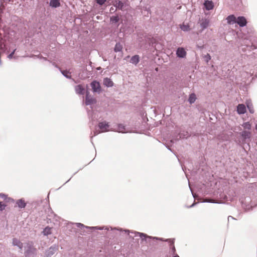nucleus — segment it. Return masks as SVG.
<instances>
[{
  "label": "nucleus",
  "instance_id": "nucleus-3",
  "mask_svg": "<svg viewBox=\"0 0 257 257\" xmlns=\"http://www.w3.org/2000/svg\"><path fill=\"white\" fill-rule=\"evenodd\" d=\"M58 249V246L54 244L50 247L46 251L45 255L46 257H50L54 254Z\"/></svg>",
  "mask_w": 257,
  "mask_h": 257
},
{
  "label": "nucleus",
  "instance_id": "nucleus-12",
  "mask_svg": "<svg viewBox=\"0 0 257 257\" xmlns=\"http://www.w3.org/2000/svg\"><path fill=\"white\" fill-rule=\"evenodd\" d=\"M75 90L78 94H83L85 92L84 88L81 85H78L75 86Z\"/></svg>",
  "mask_w": 257,
  "mask_h": 257
},
{
  "label": "nucleus",
  "instance_id": "nucleus-33",
  "mask_svg": "<svg viewBox=\"0 0 257 257\" xmlns=\"http://www.w3.org/2000/svg\"><path fill=\"white\" fill-rule=\"evenodd\" d=\"M203 58L204 59V60L206 63H208L209 61L211 59V56L209 54H207L206 55H204L203 56Z\"/></svg>",
  "mask_w": 257,
  "mask_h": 257
},
{
  "label": "nucleus",
  "instance_id": "nucleus-45",
  "mask_svg": "<svg viewBox=\"0 0 257 257\" xmlns=\"http://www.w3.org/2000/svg\"><path fill=\"white\" fill-rule=\"evenodd\" d=\"M230 218H231V219H234V218L231 216H229L228 217V220H229L230 219Z\"/></svg>",
  "mask_w": 257,
  "mask_h": 257
},
{
  "label": "nucleus",
  "instance_id": "nucleus-22",
  "mask_svg": "<svg viewBox=\"0 0 257 257\" xmlns=\"http://www.w3.org/2000/svg\"><path fill=\"white\" fill-rule=\"evenodd\" d=\"M6 49V45L3 42V38L2 37L1 31H0V50L4 52Z\"/></svg>",
  "mask_w": 257,
  "mask_h": 257
},
{
  "label": "nucleus",
  "instance_id": "nucleus-8",
  "mask_svg": "<svg viewBox=\"0 0 257 257\" xmlns=\"http://www.w3.org/2000/svg\"><path fill=\"white\" fill-rule=\"evenodd\" d=\"M246 20L244 17H238L236 19V23L240 27H244L246 24Z\"/></svg>",
  "mask_w": 257,
  "mask_h": 257
},
{
  "label": "nucleus",
  "instance_id": "nucleus-49",
  "mask_svg": "<svg viewBox=\"0 0 257 257\" xmlns=\"http://www.w3.org/2000/svg\"><path fill=\"white\" fill-rule=\"evenodd\" d=\"M167 148H168V149H169L170 150H171V149L169 148V146L168 145H167Z\"/></svg>",
  "mask_w": 257,
  "mask_h": 257
},
{
  "label": "nucleus",
  "instance_id": "nucleus-6",
  "mask_svg": "<svg viewBox=\"0 0 257 257\" xmlns=\"http://www.w3.org/2000/svg\"><path fill=\"white\" fill-rule=\"evenodd\" d=\"M96 103V99L93 97L89 95V93L87 92L86 95L85 104L90 105Z\"/></svg>",
  "mask_w": 257,
  "mask_h": 257
},
{
  "label": "nucleus",
  "instance_id": "nucleus-25",
  "mask_svg": "<svg viewBox=\"0 0 257 257\" xmlns=\"http://www.w3.org/2000/svg\"><path fill=\"white\" fill-rule=\"evenodd\" d=\"M240 134L244 139H249L250 137V133L248 131H243Z\"/></svg>",
  "mask_w": 257,
  "mask_h": 257
},
{
  "label": "nucleus",
  "instance_id": "nucleus-53",
  "mask_svg": "<svg viewBox=\"0 0 257 257\" xmlns=\"http://www.w3.org/2000/svg\"><path fill=\"white\" fill-rule=\"evenodd\" d=\"M125 232H130V231L129 230H125Z\"/></svg>",
  "mask_w": 257,
  "mask_h": 257
},
{
  "label": "nucleus",
  "instance_id": "nucleus-2",
  "mask_svg": "<svg viewBox=\"0 0 257 257\" xmlns=\"http://www.w3.org/2000/svg\"><path fill=\"white\" fill-rule=\"evenodd\" d=\"M198 24L201 28L202 31H203L208 27L210 24V20L207 18H202L199 19Z\"/></svg>",
  "mask_w": 257,
  "mask_h": 257
},
{
  "label": "nucleus",
  "instance_id": "nucleus-50",
  "mask_svg": "<svg viewBox=\"0 0 257 257\" xmlns=\"http://www.w3.org/2000/svg\"><path fill=\"white\" fill-rule=\"evenodd\" d=\"M9 200H12V201H14V199H11V198H9Z\"/></svg>",
  "mask_w": 257,
  "mask_h": 257
},
{
  "label": "nucleus",
  "instance_id": "nucleus-11",
  "mask_svg": "<svg viewBox=\"0 0 257 257\" xmlns=\"http://www.w3.org/2000/svg\"><path fill=\"white\" fill-rule=\"evenodd\" d=\"M246 107L244 104H239L237 107V111L239 114H244L246 112Z\"/></svg>",
  "mask_w": 257,
  "mask_h": 257
},
{
  "label": "nucleus",
  "instance_id": "nucleus-35",
  "mask_svg": "<svg viewBox=\"0 0 257 257\" xmlns=\"http://www.w3.org/2000/svg\"><path fill=\"white\" fill-rule=\"evenodd\" d=\"M106 1V0H95V2H96V3L100 6H102V5H103L105 3Z\"/></svg>",
  "mask_w": 257,
  "mask_h": 257
},
{
  "label": "nucleus",
  "instance_id": "nucleus-15",
  "mask_svg": "<svg viewBox=\"0 0 257 257\" xmlns=\"http://www.w3.org/2000/svg\"><path fill=\"white\" fill-rule=\"evenodd\" d=\"M205 9L208 10H211L213 9L214 5L212 1H206L204 3Z\"/></svg>",
  "mask_w": 257,
  "mask_h": 257
},
{
  "label": "nucleus",
  "instance_id": "nucleus-19",
  "mask_svg": "<svg viewBox=\"0 0 257 257\" xmlns=\"http://www.w3.org/2000/svg\"><path fill=\"white\" fill-rule=\"evenodd\" d=\"M115 131L121 133H126L128 132L125 126L122 124H118L117 129Z\"/></svg>",
  "mask_w": 257,
  "mask_h": 257
},
{
  "label": "nucleus",
  "instance_id": "nucleus-13",
  "mask_svg": "<svg viewBox=\"0 0 257 257\" xmlns=\"http://www.w3.org/2000/svg\"><path fill=\"white\" fill-rule=\"evenodd\" d=\"M132 233H134L135 234V236H137V235H138L143 240L147 241V238H151L152 237L150 236L147 235L146 234H144L143 233H140L139 232H131Z\"/></svg>",
  "mask_w": 257,
  "mask_h": 257
},
{
  "label": "nucleus",
  "instance_id": "nucleus-47",
  "mask_svg": "<svg viewBox=\"0 0 257 257\" xmlns=\"http://www.w3.org/2000/svg\"><path fill=\"white\" fill-rule=\"evenodd\" d=\"M191 192H192V194L193 196L195 198V194L193 193V192L192 191H191Z\"/></svg>",
  "mask_w": 257,
  "mask_h": 257
},
{
  "label": "nucleus",
  "instance_id": "nucleus-24",
  "mask_svg": "<svg viewBox=\"0 0 257 257\" xmlns=\"http://www.w3.org/2000/svg\"><path fill=\"white\" fill-rule=\"evenodd\" d=\"M180 28L184 32H188L190 30V26L188 24H185L183 23L180 26Z\"/></svg>",
  "mask_w": 257,
  "mask_h": 257
},
{
  "label": "nucleus",
  "instance_id": "nucleus-46",
  "mask_svg": "<svg viewBox=\"0 0 257 257\" xmlns=\"http://www.w3.org/2000/svg\"><path fill=\"white\" fill-rule=\"evenodd\" d=\"M194 205H195V204H194V203H193V204H192L190 206V207H193Z\"/></svg>",
  "mask_w": 257,
  "mask_h": 257
},
{
  "label": "nucleus",
  "instance_id": "nucleus-26",
  "mask_svg": "<svg viewBox=\"0 0 257 257\" xmlns=\"http://www.w3.org/2000/svg\"><path fill=\"white\" fill-rule=\"evenodd\" d=\"M196 99V97L195 94L194 93H192L189 96L188 101L190 102V103L192 104L195 101Z\"/></svg>",
  "mask_w": 257,
  "mask_h": 257
},
{
  "label": "nucleus",
  "instance_id": "nucleus-27",
  "mask_svg": "<svg viewBox=\"0 0 257 257\" xmlns=\"http://www.w3.org/2000/svg\"><path fill=\"white\" fill-rule=\"evenodd\" d=\"M51 229L52 228L49 227H46L44 228L43 231V233L44 235H48L51 233Z\"/></svg>",
  "mask_w": 257,
  "mask_h": 257
},
{
  "label": "nucleus",
  "instance_id": "nucleus-43",
  "mask_svg": "<svg viewBox=\"0 0 257 257\" xmlns=\"http://www.w3.org/2000/svg\"><path fill=\"white\" fill-rule=\"evenodd\" d=\"M153 238L156 239H158L160 240H162V241L164 240L162 238H158V237H153Z\"/></svg>",
  "mask_w": 257,
  "mask_h": 257
},
{
  "label": "nucleus",
  "instance_id": "nucleus-21",
  "mask_svg": "<svg viewBox=\"0 0 257 257\" xmlns=\"http://www.w3.org/2000/svg\"><path fill=\"white\" fill-rule=\"evenodd\" d=\"M245 103L246 104L247 107L249 112L251 113H254V108L251 101L249 100H246Z\"/></svg>",
  "mask_w": 257,
  "mask_h": 257
},
{
  "label": "nucleus",
  "instance_id": "nucleus-55",
  "mask_svg": "<svg viewBox=\"0 0 257 257\" xmlns=\"http://www.w3.org/2000/svg\"><path fill=\"white\" fill-rule=\"evenodd\" d=\"M189 188H190V189L191 190V186L189 185Z\"/></svg>",
  "mask_w": 257,
  "mask_h": 257
},
{
  "label": "nucleus",
  "instance_id": "nucleus-10",
  "mask_svg": "<svg viewBox=\"0 0 257 257\" xmlns=\"http://www.w3.org/2000/svg\"><path fill=\"white\" fill-rule=\"evenodd\" d=\"M12 244L14 246H18L20 249H22L23 247V243L16 238L13 239Z\"/></svg>",
  "mask_w": 257,
  "mask_h": 257
},
{
  "label": "nucleus",
  "instance_id": "nucleus-52",
  "mask_svg": "<svg viewBox=\"0 0 257 257\" xmlns=\"http://www.w3.org/2000/svg\"><path fill=\"white\" fill-rule=\"evenodd\" d=\"M105 229L109 230V228L108 227H106V228H105Z\"/></svg>",
  "mask_w": 257,
  "mask_h": 257
},
{
  "label": "nucleus",
  "instance_id": "nucleus-9",
  "mask_svg": "<svg viewBox=\"0 0 257 257\" xmlns=\"http://www.w3.org/2000/svg\"><path fill=\"white\" fill-rule=\"evenodd\" d=\"M178 136H179V138H174L171 140V142L173 143L174 142V140H178L179 139L187 138L190 136V135L188 132L183 131L182 132H180Z\"/></svg>",
  "mask_w": 257,
  "mask_h": 257
},
{
  "label": "nucleus",
  "instance_id": "nucleus-23",
  "mask_svg": "<svg viewBox=\"0 0 257 257\" xmlns=\"http://www.w3.org/2000/svg\"><path fill=\"white\" fill-rule=\"evenodd\" d=\"M139 61H140L139 56L138 55H136L133 56L131 58L130 62L132 64L136 65L139 62Z\"/></svg>",
  "mask_w": 257,
  "mask_h": 257
},
{
  "label": "nucleus",
  "instance_id": "nucleus-30",
  "mask_svg": "<svg viewBox=\"0 0 257 257\" xmlns=\"http://www.w3.org/2000/svg\"><path fill=\"white\" fill-rule=\"evenodd\" d=\"M62 74L67 78H71L70 72L67 70H61Z\"/></svg>",
  "mask_w": 257,
  "mask_h": 257
},
{
  "label": "nucleus",
  "instance_id": "nucleus-14",
  "mask_svg": "<svg viewBox=\"0 0 257 257\" xmlns=\"http://www.w3.org/2000/svg\"><path fill=\"white\" fill-rule=\"evenodd\" d=\"M236 17L233 15L228 16L226 18L227 23L229 25L235 24L236 23Z\"/></svg>",
  "mask_w": 257,
  "mask_h": 257
},
{
  "label": "nucleus",
  "instance_id": "nucleus-18",
  "mask_svg": "<svg viewBox=\"0 0 257 257\" xmlns=\"http://www.w3.org/2000/svg\"><path fill=\"white\" fill-rule=\"evenodd\" d=\"M16 204L20 208H24L26 206V203L24 199H20L16 201Z\"/></svg>",
  "mask_w": 257,
  "mask_h": 257
},
{
  "label": "nucleus",
  "instance_id": "nucleus-32",
  "mask_svg": "<svg viewBox=\"0 0 257 257\" xmlns=\"http://www.w3.org/2000/svg\"><path fill=\"white\" fill-rule=\"evenodd\" d=\"M88 116L89 117H91L92 120H94L95 119H97V117L95 116V113L94 112H88Z\"/></svg>",
  "mask_w": 257,
  "mask_h": 257
},
{
  "label": "nucleus",
  "instance_id": "nucleus-34",
  "mask_svg": "<svg viewBox=\"0 0 257 257\" xmlns=\"http://www.w3.org/2000/svg\"><path fill=\"white\" fill-rule=\"evenodd\" d=\"M76 226L78 227H83V228H89V226H85L83 224L81 223H76Z\"/></svg>",
  "mask_w": 257,
  "mask_h": 257
},
{
  "label": "nucleus",
  "instance_id": "nucleus-29",
  "mask_svg": "<svg viewBox=\"0 0 257 257\" xmlns=\"http://www.w3.org/2000/svg\"><path fill=\"white\" fill-rule=\"evenodd\" d=\"M119 20V17L118 16H112L110 18V22L112 24H115L118 22Z\"/></svg>",
  "mask_w": 257,
  "mask_h": 257
},
{
  "label": "nucleus",
  "instance_id": "nucleus-41",
  "mask_svg": "<svg viewBox=\"0 0 257 257\" xmlns=\"http://www.w3.org/2000/svg\"><path fill=\"white\" fill-rule=\"evenodd\" d=\"M165 241L171 242V244H172L174 243L173 240H171V239H166Z\"/></svg>",
  "mask_w": 257,
  "mask_h": 257
},
{
  "label": "nucleus",
  "instance_id": "nucleus-1",
  "mask_svg": "<svg viewBox=\"0 0 257 257\" xmlns=\"http://www.w3.org/2000/svg\"><path fill=\"white\" fill-rule=\"evenodd\" d=\"M25 255L26 257H35L37 254V249L31 243H28L25 246Z\"/></svg>",
  "mask_w": 257,
  "mask_h": 257
},
{
  "label": "nucleus",
  "instance_id": "nucleus-4",
  "mask_svg": "<svg viewBox=\"0 0 257 257\" xmlns=\"http://www.w3.org/2000/svg\"><path fill=\"white\" fill-rule=\"evenodd\" d=\"M90 85L94 92L99 93L101 92V87L98 82L93 81L91 83Z\"/></svg>",
  "mask_w": 257,
  "mask_h": 257
},
{
  "label": "nucleus",
  "instance_id": "nucleus-5",
  "mask_svg": "<svg viewBox=\"0 0 257 257\" xmlns=\"http://www.w3.org/2000/svg\"><path fill=\"white\" fill-rule=\"evenodd\" d=\"M109 125L105 121H101L98 123V127L101 130L100 132H106L109 131Z\"/></svg>",
  "mask_w": 257,
  "mask_h": 257
},
{
  "label": "nucleus",
  "instance_id": "nucleus-44",
  "mask_svg": "<svg viewBox=\"0 0 257 257\" xmlns=\"http://www.w3.org/2000/svg\"><path fill=\"white\" fill-rule=\"evenodd\" d=\"M100 133V132H98V131H95L94 132V136H95V135H97V134H98L99 133Z\"/></svg>",
  "mask_w": 257,
  "mask_h": 257
},
{
  "label": "nucleus",
  "instance_id": "nucleus-38",
  "mask_svg": "<svg viewBox=\"0 0 257 257\" xmlns=\"http://www.w3.org/2000/svg\"><path fill=\"white\" fill-rule=\"evenodd\" d=\"M203 202H209V203H217V202L215 201L214 200L212 199H205Z\"/></svg>",
  "mask_w": 257,
  "mask_h": 257
},
{
  "label": "nucleus",
  "instance_id": "nucleus-39",
  "mask_svg": "<svg viewBox=\"0 0 257 257\" xmlns=\"http://www.w3.org/2000/svg\"><path fill=\"white\" fill-rule=\"evenodd\" d=\"M89 229H98V230H102L103 229V227H98V226L89 227Z\"/></svg>",
  "mask_w": 257,
  "mask_h": 257
},
{
  "label": "nucleus",
  "instance_id": "nucleus-51",
  "mask_svg": "<svg viewBox=\"0 0 257 257\" xmlns=\"http://www.w3.org/2000/svg\"><path fill=\"white\" fill-rule=\"evenodd\" d=\"M173 257H179V256L178 255H175V256H174Z\"/></svg>",
  "mask_w": 257,
  "mask_h": 257
},
{
  "label": "nucleus",
  "instance_id": "nucleus-54",
  "mask_svg": "<svg viewBox=\"0 0 257 257\" xmlns=\"http://www.w3.org/2000/svg\"><path fill=\"white\" fill-rule=\"evenodd\" d=\"M53 65H54L55 67H57V65H55L54 63L53 64Z\"/></svg>",
  "mask_w": 257,
  "mask_h": 257
},
{
  "label": "nucleus",
  "instance_id": "nucleus-48",
  "mask_svg": "<svg viewBox=\"0 0 257 257\" xmlns=\"http://www.w3.org/2000/svg\"><path fill=\"white\" fill-rule=\"evenodd\" d=\"M113 10H114V9L112 7H111L110 11H113Z\"/></svg>",
  "mask_w": 257,
  "mask_h": 257
},
{
  "label": "nucleus",
  "instance_id": "nucleus-20",
  "mask_svg": "<svg viewBox=\"0 0 257 257\" xmlns=\"http://www.w3.org/2000/svg\"><path fill=\"white\" fill-rule=\"evenodd\" d=\"M50 6L52 8H57L60 6L59 0H50L49 3Z\"/></svg>",
  "mask_w": 257,
  "mask_h": 257
},
{
  "label": "nucleus",
  "instance_id": "nucleus-40",
  "mask_svg": "<svg viewBox=\"0 0 257 257\" xmlns=\"http://www.w3.org/2000/svg\"><path fill=\"white\" fill-rule=\"evenodd\" d=\"M0 198L3 199H6L7 198V196L3 193H0Z\"/></svg>",
  "mask_w": 257,
  "mask_h": 257
},
{
  "label": "nucleus",
  "instance_id": "nucleus-37",
  "mask_svg": "<svg viewBox=\"0 0 257 257\" xmlns=\"http://www.w3.org/2000/svg\"><path fill=\"white\" fill-rule=\"evenodd\" d=\"M6 205L3 204L2 202H0V210L3 211L5 209Z\"/></svg>",
  "mask_w": 257,
  "mask_h": 257
},
{
  "label": "nucleus",
  "instance_id": "nucleus-42",
  "mask_svg": "<svg viewBox=\"0 0 257 257\" xmlns=\"http://www.w3.org/2000/svg\"><path fill=\"white\" fill-rule=\"evenodd\" d=\"M172 251L173 252V253H175V247L174 245H173V246L172 247Z\"/></svg>",
  "mask_w": 257,
  "mask_h": 257
},
{
  "label": "nucleus",
  "instance_id": "nucleus-17",
  "mask_svg": "<svg viewBox=\"0 0 257 257\" xmlns=\"http://www.w3.org/2000/svg\"><path fill=\"white\" fill-rule=\"evenodd\" d=\"M113 6L118 10H122L124 8V4L121 1H115Z\"/></svg>",
  "mask_w": 257,
  "mask_h": 257
},
{
  "label": "nucleus",
  "instance_id": "nucleus-16",
  "mask_svg": "<svg viewBox=\"0 0 257 257\" xmlns=\"http://www.w3.org/2000/svg\"><path fill=\"white\" fill-rule=\"evenodd\" d=\"M103 85L106 87H112L113 85L112 81L109 78H105L103 80Z\"/></svg>",
  "mask_w": 257,
  "mask_h": 257
},
{
  "label": "nucleus",
  "instance_id": "nucleus-7",
  "mask_svg": "<svg viewBox=\"0 0 257 257\" xmlns=\"http://www.w3.org/2000/svg\"><path fill=\"white\" fill-rule=\"evenodd\" d=\"M176 55L177 57L183 58L186 57V52L184 48L182 47H179L176 51Z\"/></svg>",
  "mask_w": 257,
  "mask_h": 257
},
{
  "label": "nucleus",
  "instance_id": "nucleus-31",
  "mask_svg": "<svg viewBox=\"0 0 257 257\" xmlns=\"http://www.w3.org/2000/svg\"><path fill=\"white\" fill-rule=\"evenodd\" d=\"M242 126L245 128L247 130H250L251 129V124L249 122H246L243 123L242 124Z\"/></svg>",
  "mask_w": 257,
  "mask_h": 257
},
{
  "label": "nucleus",
  "instance_id": "nucleus-28",
  "mask_svg": "<svg viewBox=\"0 0 257 257\" xmlns=\"http://www.w3.org/2000/svg\"><path fill=\"white\" fill-rule=\"evenodd\" d=\"M122 49V47L121 45L119 43H117L116 44L115 46L114 50L115 52H117L121 51Z\"/></svg>",
  "mask_w": 257,
  "mask_h": 257
},
{
  "label": "nucleus",
  "instance_id": "nucleus-36",
  "mask_svg": "<svg viewBox=\"0 0 257 257\" xmlns=\"http://www.w3.org/2000/svg\"><path fill=\"white\" fill-rule=\"evenodd\" d=\"M15 51H16V49H14L13 51V52L8 55V57L9 59H11L13 57V55H14Z\"/></svg>",
  "mask_w": 257,
  "mask_h": 257
}]
</instances>
